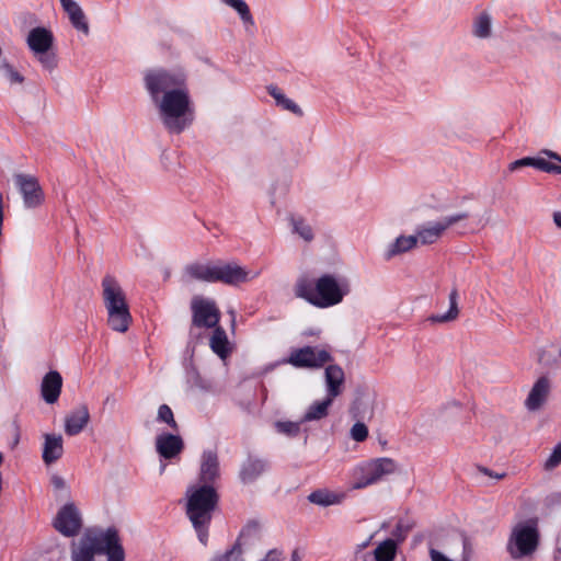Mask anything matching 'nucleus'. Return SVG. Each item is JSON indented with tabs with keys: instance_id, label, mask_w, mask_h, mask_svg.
Wrapping results in <instances>:
<instances>
[{
	"instance_id": "49",
	"label": "nucleus",
	"mask_w": 561,
	"mask_h": 561,
	"mask_svg": "<svg viewBox=\"0 0 561 561\" xmlns=\"http://www.w3.org/2000/svg\"><path fill=\"white\" fill-rule=\"evenodd\" d=\"M13 426H14V431H15L14 445H16L19 443V437H20V428H19L16 421L13 422Z\"/></svg>"
},
{
	"instance_id": "15",
	"label": "nucleus",
	"mask_w": 561,
	"mask_h": 561,
	"mask_svg": "<svg viewBox=\"0 0 561 561\" xmlns=\"http://www.w3.org/2000/svg\"><path fill=\"white\" fill-rule=\"evenodd\" d=\"M249 272L234 262H217L214 283L237 286L249 279Z\"/></svg>"
},
{
	"instance_id": "3",
	"label": "nucleus",
	"mask_w": 561,
	"mask_h": 561,
	"mask_svg": "<svg viewBox=\"0 0 561 561\" xmlns=\"http://www.w3.org/2000/svg\"><path fill=\"white\" fill-rule=\"evenodd\" d=\"M153 103L158 107L164 128L170 134L179 135L193 124L195 112L186 85L176 91H169Z\"/></svg>"
},
{
	"instance_id": "32",
	"label": "nucleus",
	"mask_w": 561,
	"mask_h": 561,
	"mask_svg": "<svg viewBox=\"0 0 561 561\" xmlns=\"http://www.w3.org/2000/svg\"><path fill=\"white\" fill-rule=\"evenodd\" d=\"M458 316V290L454 288L449 294V310L444 314H433L428 320L435 323H445L456 320Z\"/></svg>"
},
{
	"instance_id": "31",
	"label": "nucleus",
	"mask_w": 561,
	"mask_h": 561,
	"mask_svg": "<svg viewBox=\"0 0 561 561\" xmlns=\"http://www.w3.org/2000/svg\"><path fill=\"white\" fill-rule=\"evenodd\" d=\"M268 94L275 100L277 106L289 111L297 116H302L304 112L293 100L288 99L276 85L267 87Z\"/></svg>"
},
{
	"instance_id": "50",
	"label": "nucleus",
	"mask_w": 561,
	"mask_h": 561,
	"mask_svg": "<svg viewBox=\"0 0 561 561\" xmlns=\"http://www.w3.org/2000/svg\"><path fill=\"white\" fill-rule=\"evenodd\" d=\"M291 561H299V558H298V556H297V552H296V551L293 553Z\"/></svg>"
},
{
	"instance_id": "52",
	"label": "nucleus",
	"mask_w": 561,
	"mask_h": 561,
	"mask_svg": "<svg viewBox=\"0 0 561 561\" xmlns=\"http://www.w3.org/2000/svg\"><path fill=\"white\" fill-rule=\"evenodd\" d=\"M2 461H3V456H2V454L0 453V465L2 463Z\"/></svg>"
},
{
	"instance_id": "39",
	"label": "nucleus",
	"mask_w": 561,
	"mask_h": 561,
	"mask_svg": "<svg viewBox=\"0 0 561 561\" xmlns=\"http://www.w3.org/2000/svg\"><path fill=\"white\" fill-rule=\"evenodd\" d=\"M561 465V442L558 443L546 462L543 463V469L547 471H551Z\"/></svg>"
},
{
	"instance_id": "48",
	"label": "nucleus",
	"mask_w": 561,
	"mask_h": 561,
	"mask_svg": "<svg viewBox=\"0 0 561 561\" xmlns=\"http://www.w3.org/2000/svg\"><path fill=\"white\" fill-rule=\"evenodd\" d=\"M553 222L558 228H561V211L553 213Z\"/></svg>"
},
{
	"instance_id": "14",
	"label": "nucleus",
	"mask_w": 561,
	"mask_h": 561,
	"mask_svg": "<svg viewBox=\"0 0 561 561\" xmlns=\"http://www.w3.org/2000/svg\"><path fill=\"white\" fill-rule=\"evenodd\" d=\"M54 527L66 537H73L80 531L82 520L75 504H66L59 510L54 520Z\"/></svg>"
},
{
	"instance_id": "9",
	"label": "nucleus",
	"mask_w": 561,
	"mask_h": 561,
	"mask_svg": "<svg viewBox=\"0 0 561 561\" xmlns=\"http://www.w3.org/2000/svg\"><path fill=\"white\" fill-rule=\"evenodd\" d=\"M26 43L44 69L51 71L57 67V57L51 50L54 45L51 31L41 26L34 27L30 31Z\"/></svg>"
},
{
	"instance_id": "37",
	"label": "nucleus",
	"mask_w": 561,
	"mask_h": 561,
	"mask_svg": "<svg viewBox=\"0 0 561 561\" xmlns=\"http://www.w3.org/2000/svg\"><path fill=\"white\" fill-rule=\"evenodd\" d=\"M157 421L165 423L172 431L179 432V425L174 419L173 411L168 404H161L159 407Z\"/></svg>"
},
{
	"instance_id": "10",
	"label": "nucleus",
	"mask_w": 561,
	"mask_h": 561,
	"mask_svg": "<svg viewBox=\"0 0 561 561\" xmlns=\"http://www.w3.org/2000/svg\"><path fill=\"white\" fill-rule=\"evenodd\" d=\"M192 327L213 329L219 325L221 312L213 299L194 296L191 300Z\"/></svg>"
},
{
	"instance_id": "1",
	"label": "nucleus",
	"mask_w": 561,
	"mask_h": 561,
	"mask_svg": "<svg viewBox=\"0 0 561 561\" xmlns=\"http://www.w3.org/2000/svg\"><path fill=\"white\" fill-rule=\"evenodd\" d=\"M96 554H105L106 561H125V550L118 530H88L71 543V561H95Z\"/></svg>"
},
{
	"instance_id": "53",
	"label": "nucleus",
	"mask_w": 561,
	"mask_h": 561,
	"mask_svg": "<svg viewBox=\"0 0 561 561\" xmlns=\"http://www.w3.org/2000/svg\"><path fill=\"white\" fill-rule=\"evenodd\" d=\"M559 501L561 502V494L559 495Z\"/></svg>"
},
{
	"instance_id": "45",
	"label": "nucleus",
	"mask_w": 561,
	"mask_h": 561,
	"mask_svg": "<svg viewBox=\"0 0 561 561\" xmlns=\"http://www.w3.org/2000/svg\"><path fill=\"white\" fill-rule=\"evenodd\" d=\"M50 482H51V485L56 490H61V489H65V486H66L65 480L60 476H57V474L51 477Z\"/></svg>"
},
{
	"instance_id": "46",
	"label": "nucleus",
	"mask_w": 561,
	"mask_h": 561,
	"mask_svg": "<svg viewBox=\"0 0 561 561\" xmlns=\"http://www.w3.org/2000/svg\"><path fill=\"white\" fill-rule=\"evenodd\" d=\"M479 470L482 473H484L485 476H489L491 478H495L497 480H501V479H503L506 476L505 473H493L490 469H488L485 467H481Z\"/></svg>"
},
{
	"instance_id": "29",
	"label": "nucleus",
	"mask_w": 561,
	"mask_h": 561,
	"mask_svg": "<svg viewBox=\"0 0 561 561\" xmlns=\"http://www.w3.org/2000/svg\"><path fill=\"white\" fill-rule=\"evenodd\" d=\"M333 398L327 396L321 401L313 402L302 416V422L318 421L324 419L329 413V408L333 403Z\"/></svg>"
},
{
	"instance_id": "18",
	"label": "nucleus",
	"mask_w": 561,
	"mask_h": 561,
	"mask_svg": "<svg viewBox=\"0 0 561 561\" xmlns=\"http://www.w3.org/2000/svg\"><path fill=\"white\" fill-rule=\"evenodd\" d=\"M524 167H533L540 171L553 174H561V165L556 164L542 157H525L510 163V171L514 172Z\"/></svg>"
},
{
	"instance_id": "12",
	"label": "nucleus",
	"mask_w": 561,
	"mask_h": 561,
	"mask_svg": "<svg viewBox=\"0 0 561 561\" xmlns=\"http://www.w3.org/2000/svg\"><path fill=\"white\" fill-rule=\"evenodd\" d=\"M469 217L468 213H459L447 216L439 221L428 222L417 228L416 238L422 244L435 243L444 232L453 225Z\"/></svg>"
},
{
	"instance_id": "43",
	"label": "nucleus",
	"mask_w": 561,
	"mask_h": 561,
	"mask_svg": "<svg viewBox=\"0 0 561 561\" xmlns=\"http://www.w3.org/2000/svg\"><path fill=\"white\" fill-rule=\"evenodd\" d=\"M210 522L204 520L202 524H192L199 541L206 546L208 541V528H209Z\"/></svg>"
},
{
	"instance_id": "21",
	"label": "nucleus",
	"mask_w": 561,
	"mask_h": 561,
	"mask_svg": "<svg viewBox=\"0 0 561 561\" xmlns=\"http://www.w3.org/2000/svg\"><path fill=\"white\" fill-rule=\"evenodd\" d=\"M90 421L89 409L85 404L80 405L66 416L65 432L69 436L78 435L83 431Z\"/></svg>"
},
{
	"instance_id": "24",
	"label": "nucleus",
	"mask_w": 561,
	"mask_h": 561,
	"mask_svg": "<svg viewBox=\"0 0 561 561\" xmlns=\"http://www.w3.org/2000/svg\"><path fill=\"white\" fill-rule=\"evenodd\" d=\"M324 377L327 396L333 399L340 396L342 393V387L345 379L343 369L336 364L329 365L325 368Z\"/></svg>"
},
{
	"instance_id": "51",
	"label": "nucleus",
	"mask_w": 561,
	"mask_h": 561,
	"mask_svg": "<svg viewBox=\"0 0 561 561\" xmlns=\"http://www.w3.org/2000/svg\"><path fill=\"white\" fill-rule=\"evenodd\" d=\"M165 468H167V465H165V463H162V465L160 466V473H163V472H164V470H165Z\"/></svg>"
},
{
	"instance_id": "25",
	"label": "nucleus",
	"mask_w": 561,
	"mask_h": 561,
	"mask_svg": "<svg viewBox=\"0 0 561 561\" xmlns=\"http://www.w3.org/2000/svg\"><path fill=\"white\" fill-rule=\"evenodd\" d=\"M62 454V437L60 435L46 434L43 448V461L46 465H51L61 458Z\"/></svg>"
},
{
	"instance_id": "26",
	"label": "nucleus",
	"mask_w": 561,
	"mask_h": 561,
	"mask_svg": "<svg viewBox=\"0 0 561 561\" xmlns=\"http://www.w3.org/2000/svg\"><path fill=\"white\" fill-rule=\"evenodd\" d=\"M345 496L343 492L318 489L308 495V501L312 504L327 507L341 504L345 500Z\"/></svg>"
},
{
	"instance_id": "35",
	"label": "nucleus",
	"mask_w": 561,
	"mask_h": 561,
	"mask_svg": "<svg viewBox=\"0 0 561 561\" xmlns=\"http://www.w3.org/2000/svg\"><path fill=\"white\" fill-rule=\"evenodd\" d=\"M473 34L477 37L485 38L491 34V18L488 13H481L473 23Z\"/></svg>"
},
{
	"instance_id": "34",
	"label": "nucleus",
	"mask_w": 561,
	"mask_h": 561,
	"mask_svg": "<svg viewBox=\"0 0 561 561\" xmlns=\"http://www.w3.org/2000/svg\"><path fill=\"white\" fill-rule=\"evenodd\" d=\"M243 548L240 539H237L236 542L222 552H216L209 561H243Z\"/></svg>"
},
{
	"instance_id": "4",
	"label": "nucleus",
	"mask_w": 561,
	"mask_h": 561,
	"mask_svg": "<svg viewBox=\"0 0 561 561\" xmlns=\"http://www.w3.org/2000/svg\"><path fill=\"white\" fill-rule=\"evenodd\" d=\"M102 298L107 311V325L115 332H127L133 317L124 290L111 275L102 279Z\"/></svg>"
},
{
	"instance_id": "11",
	"label": "nucleus",
	"mask_w": 561,
	"mask_h": 561,
	"mask_svg": "<svg viewBox=\"0 0 561 561\" xmlns=\"http://www.w3.org/2000/svg\"><path fill=\"white\" fill-rule=\"evenodd\" d=\"M332 360L333 357L328 351L304 346L291 351L286 362L296 368H321Z\"/></svg>"
},
{
	"instance_id": "5",
	"label": "nucleus",
	"mask_w": 561,
	"mask_h": 561,
	"mask_svg": "<svg viewBox=\"0 0 561 561\" xmlns=\"http://www.w3.org/2000/svg\"><path fill=\"white\" fill-rule=\"evenodd\" d=\"M218 501L219 495L213 485L203 484L194 489L186 504V514L191 523L211 522L213 512L216 510Z\"/></svg>"
},
{
	"instance_id": "2",
	"label": "nucleus",
	"mask_w": 561,
	"mask_h": 561,
	"mask_svg": "<svg viewBox=\"0 0 561 561\" xmlns=\"http://www.w3.org/2000/svg\"><path fill=\"white\" fill-rule=\"evenodd\" d=\"M294 293L296 297L323 309L340 304L348 293V286L339 283L331 274H323L316 279L304 274L296 280Z\"/></svg>"
},
{
	"instance_id": "38",
	"label": "nucleus",
	"mask_w": 561,
	"mask_h": 561,
	"mask_svg": "<svg viewBox=\"0 0 561 561\" xmlns=\"http://www.w3.org/2000/svg\"><path fill=\"white\" fill-rule=\"evenodd\" d=\"M0 70L3 76L10 81V83H23L24 77L16 71L10 64L2 62L0 65Z\"/></svg>"
},
{
	"instance_id": "42",
	"label": "nucleus",
	"mask_w": 561,
	"mask_h": 561,
	"mask_svg": "<svg viewBox=\"0 0 561 561\" xmlns=\"http://www.w3.org/2000/svg\"><path fill=\"white\" fill-rule=\"evenodd\" d=\"M352 438L356 442H364L368 436V428L364 423L357 422L351 430Z\"/></svg>"
},
{
	"instance_id": "16",
	"label": "nucleus",
	"mask_w": 561,
	"mask_h": 561,
	"mask_svg": "<svg viewBox=\"0 0 561 561\" xmlns=\"http://www.w3.org/2000/svg\"><path fill=\"white\" fill-rule=\"evenodd\" d=\"M184 449V442L179 435L162 433L156 438V450L164 459L178 457Z\"/></svg>"
},
{
	"instance_id": "41",
	"label": "nucleus",
	"mask_w": 561,
	"mask_h": 561,
	"mask_svg": "<svg viewBox=\"0 0 561 561\" xmlns=\"http://www.w3.org/2000/svg\"><path fill=\"white\" fill-rule=\"evenodd\" d=\"M295 231L306 241H311L313 239L312 229L309 225L305 222L304 219H294L293 220Z\"/></svg>"
},
{
	"instance_id": "8",
	"label": "nucleus",
	"mask_w": 561,
	"mask_h": 561,
	"mask_svg": "<svg viewBox=\"0 0 561 561\" xmlns=\"http://www.w3.org/2000/svg\"><path fill=\"white\" fill-rule=\"evenodd\" d=\"M397 469V463L393 459L388 457L376 458L358 465L353 471V485L354 490L365 489L371 484L377 483L383 477L393 473Z\"/></svg>"
},
{
	"instance_id": "22",
	"label": "nucleus",
	"mask_w": 561,
	"mask_h": 561,
	"mask_svg": "<svg viewBox=\"0 0 561 561\" xmlns=\"http://www.w3.org/2000/svg\"><path fill=\"white\" fill-rule=\"evenodd\" d=\"M267 469V462L264 459L248 457V459L241 465L239 471V478L242 483H251L261 477Z\"/></svg>"
},
{
	"instance_id": "7",
	"label": "nucleus",
	"mask_w": 561,
	"mask_h": 561,
	"mask_svg": "<svg viewBox=\"0 0 561 561\" xmlns=\"http://www.w3.org/2000/svg\"><path fill=\"white\" fill-rule=\"evenodd\" d=\"M144 81L152 102H158L169 91H176L186 85V77L183 72L165 69L147 71Z\"/></svg>"
},
{
	"instance_id": "19",
	"label": "nucleus",
	"mask_w": 561,
	"mask_h": 561,
	"mask_svg": "<svg viewBox=\"0 0 561 561\" xmlns=\"http://www.w3.org/2000/svg\"><path fill=\"white\" fill-rule=\"evenodd\" d=\"M219 478V460L216 451L206 450L202 456L199 480L211 485Z\"/></svg>"
},
{
	"instance_id": "6",
	"label": "nucleus",
	"mask_w": 561,
	"mask_h": 561,
	"mask_svg": "<svg viewBox=\"0 0 561 561\" xmlns=\"http://www.w3.org/2000/svg\"><path fill=\"white\" fill-rule=\"evenodd\" d=\"M539 545L538 520L530 518L517 524L507 542V551L513 559H520L536 551Z\"/></svg>"
},
{
	"instance_id": "27",
	"label": "nucleus",
	"mask_w": 561,
	"mask_h": 561,
	"mask_svg": "<svg viewBox=\"0 0 561 561\" xmlns=\"http://www.w3.org/2000/svg\"><path fill=\"white\" fill-rule=\"evenodd\" d=\"M216 263H192L185 267L186 274L199 282L214 283Z\"/></svg>"
},
{
	"instance_id": "17",
	"label": "nucleus",
	"mask_w": 561,
	"mask_h": 561,
	"mask_svg": "<svg viewBox=\"0 0 561 561\" xmlns=\"http://www.w3.org/2000/svg\"><path fill=\"white\" fill-rule=\"evenodd\" d=\"M550 380L547 376H541L538 378L525 401L526 408L529 411H536L540 409L550 393Z\"/></svg>"
},
{
	"instance_id": "23",
	"label": "nucleus",
	"mask_w": 561,
	"mask_h": 561,
	"mask_svg": "<svg viewBox=\"0 0 561 561\" xmlns=\"http://www.w3.org/2000/svg\"><path fill=\"white\" fill-rule=\"evenodd\" d=\"M64 11L67 13L72 26L84 33H89V24L81 7L73 0H60Z\"/></svg>"
},
{
	"instance_id": "20",
	"label": "nucleus",
	"mask_w": 561,
	"mask_h": 561,
	"mask_svg": "<svg viewBox=\"0 0 561 561\" xmlns=\"http://www.w3.org/2000/svg\"><path fill=\"white\" fill-rule=\"evenodd\" d=\"M62 378L61 375L56 370H50L45 375L41 386L42 397L45 402L53 404L55 403L61 392Z\"/></svg>"
},
{
	"instance_id": "30",
	"label": "nucleus",
	"mask_w": 561,
	"mask_h": 561,
	"mask_svg": "<svg viewBox=\"0 0 561 561\" xmlns=\"http://www.w3.org/2000/svg\"><path fill=\"white\" fill-rule=\"evenodd\" d=\"M417 243L416 236H400L392 242L385 253L386 260L413 249Z\"/></svg>"
},
{
	"instance_id": "28",
	"label": "nucleus",
	"mask_w": 561,
	"mask_h": 561,
	"mask_svg": "<svg viewBox=\"0 0 561 561\" xmlns=\"http://www.w3.org/2000/svg\"><path fill=\"white\" fill-rule=\"evenodd\" d=\"M211 351L220 358L225 359L230 354V346L227 333L220 325L213 328V334L209 340Z\"/></svg>"
},
{
	"instance_id": "40",
	"label": "nucleus",
	"mask_w": 561,
	"mask_h": 561,
	"mask_svg": "<svg viewBox=\"0 0 561 561\" xmlns=\"http://www.w3.org/2000/svg\"><path fill=\"white\" fill-rule=\"evenodd\" d=\"M276 428L279 433H283L289 437H295L300 432V424L290 421L277 422Z\"/></svg>"
},
{
	"instance_id": "47",
	"label": "nucleus",
	"mask_w": 561,
	"mask_h": 561,
	"mask_svg": "<svg viewBox=\"0 0 561 561\" xmlns=\"http://www.w3.org/2000/svg\"><path fill=\"white\" fill-rule=\"evenodd\" d=\"M543 153H546L550 159H553L556 161H558L559 163H561V156L553 152V151H550V150H545Z\"/></svg>"
},
{
	"instance_id": "13",
	"label": "nucleus",
	"mask_w": 561,
	"mask_h": 561,
	"mask_svg": "<svg viewBox=\"0 0 561 561\" xmlns=\"http://www.w3.org/2000/svg\"><path fill=\"white\" fill-rule=\"evenodd\" d=\"M14 181L26 208H36L44 203V192L35 176L20 173L15 174Z\"/></svg>"
},
{
	"instance_id": "44",
	"label": "nucleus",
	"mask_w": 561,
	"mask_h": 561,
	"mask_svg": "<svg viewBox=\"0 0 561 561\" xmlns=\"http://www.w3.org/2000/svg\"><path fill=\"white\" fill-rule=\"evenodd\" d=\"M430 558H431V561H453L449 558H447L443 552H440L434 548L430 549Z\"/></svg>"
},
{
	"instance_id": "33",
	"label": "nucleus",
	"mask_w": 561,
	"mask_h": 561,
	"mask_svg": "<svg viewBox=\"0 0 561 561\" xmlns=\"http://www.w3.org/2000/svg\"><path fill=\"white\" fill-rule=\"evenodd\" d=\"M398 545L393 539H386L374 550L376 561H393L397 556Z\"/></svg>"
},
{
	"instance_id": "36",
	"label": "nucleus",
	"mask_w": 561,
	"mask_h": 561,
	"mask_svg": "<svg viewBox=\"0 0 561 561\" xmlns=\"http://www.w3.org/2000/svg\"><path fill=\"white\" fill-rule=\"evenodd\" d=\"M227 5L233 8L240 15L244 24L254 25L253 16L249 5L243 0H221Z\"/></svg>"
}]
</instances>
